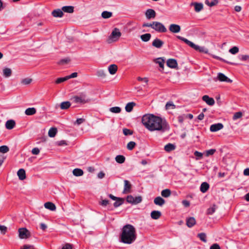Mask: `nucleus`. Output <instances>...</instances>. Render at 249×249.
I'll use <instances>...</instances> for the list:
<instances>
[{
  "instance_id": "f257e3e1",
  "label": "nucleus",
  "mask_w": 249,
  "mask_h": 249,
  "mask_svg": "<svg viewBox=\"0 0 249 249\" xmlns=\"http://www.w3.org/2000/svg\"><path fill=\"white\" fill-rule=\"evenodd\" d=\"M142 124L150 131L164 132L169 129L168 124L165 119L153 114H146L142 119Z\"/></svg>"
},
{
  "instance_id": "f03ea898",
  "label": "nucleus",
  "mask_w": 249,
  "mask_h": 249,
  "mask_svg": "<svg viewBox=\"0 0 249 249\" xmlns=\"http://www.w3.org/2000/svg\"><path fill=\"white\" fill-rule=\"evenodd\" d=\"M137 234L134 227L130 224H126L121 230L120 236V241L124 244H131L136 239Z\"/></svg>"
},
{
  "instance_id": "7ed1b4c3",
  "label": "nucleus",
  "mask_w": 249,
  "mask_h": 249,
  "mask_svg": "<svg viewBox=\"0 0 249 249\" xmlns=\"http://www.w3.org/2000/svg\"><path fill=\"white\" fill-rule=\"evenodd\" d=\"M71 99L75 103L81 104H86L90 101L85 92L79 93L78 95L73 96Z\"/></svg>"
},
{
  "instance_id": "20e7f679",
  "label": "nucleus",
  "mask_w": 249,
  "mask_h": 249,
  "mask_svg": "<svg viewBox=\"0 0 249 249\" xmlns=\"http://www.w3.org/2000/svg\"><path fill=\"white\" fill-rule=\"evenodd\" d=\"M121 35L122 34L119 29L116 28H115L108 37V42L110 43L118 41L121 37Z\"/></svg>"
},
{
  "instance_id": "39448f33",
  "label": "nucleus",
  "mask_w": 249,
  "mask_h": 249,
  "mask_svg": "<svg viewBox=\"0 0 249 249\" xmlns=\"http://www.w3.org/2000/svg\"><path fill=\"white\" fill-rule=\"evenodd\" d=\"M152 29L159 33H165L167 29L161 22L158 21L153 22Z\"/></svg>"
},
{
  "instance_id": "423d86ee",
  "label": "nucleus",
  "mask_w": 249,
  "mask_h": 249,
  "mask_svg": "<svg viewBox=\"0 0 249 249\" xmlns=\"http://www.w3.org/2000/svg\"><path fill=\"white\" fill-rule=\"evenodd\" d=\"M18 235L20 238L25 239L30 237V232L25 228H19L18 229Z\"/></svg>"
},
{
  "instance_id": "0eeeda50",
  "label": "nucleus",
  "mask_w": 249,
  "mask_h": 249,
  "mask_svg": "<svg viewBox=\"0 0 249 249\" xmlns=\"http://www.w3.org/2000/svg\"><path fill=\"white\" fill-rule=\"evenodd\" d=\"M217 79L221 82H226L228 83H231L232 80L226 76L222 73H218L217 77Z\"/></svg>"
},
{
  "instance_id": "6e6552de",
  "label": "nucleus",
  "mask_w": 249,
  "mask_h": 249,
  "mask_svg": "<svg viewBox=\"0 0 249 249\" xmlns=\"http://www.w3.org/2000/svg\"><path fill=\"white\" fill-rule=\"evenodd\" d=\"M170 31L173 33H178L180 31V26L178 24H171L169 27Z\"/></svg>"
},
{
  "instance_id": "1a4fd4ad",
  "label": "nucleus",
  "mask_w": 249,
  "mask_h": 249,
  "mask_svg": "<svg viewBox=\"0 0 249 249\" xmlns=\"http://www.w3.org/2000/svg\"><path fill=\"white\" fill-rule=\"evenodd\" d=\"M223 128V125L221 123L213 124L211 125L210 130L212 132H216Z\"/></svg>"
},
{
  "instance_id": "9d476101",
  "label": "nucleus",
  "mask_w": 249,
  "mask_h": 249,
  "mask_svg": "<svg viewBox=\"0 0 249 249\" xmlns=\"http://www.w3.org/2000/svg\"><path fill=\"white\" fill-rule=\"evenodd\" d=\"M156 13L155 11L152 9H149L145 12V16L148 19L154 18L156 17Z\"/></svg>"
},
{
  "instance_id": "9b49d317",
  "label": "nucleus",
  "mask_w": 249,
  "mask_h": 249,
  "mask_svg": "<svg viewBox=\"0 0 249 249\" xmlns=\"http://www.w3.org/2000/svg\"><path fill=\"white\" fill-rule=\"evenodd\" d=\"M202 100L209 106H213L215 103L214 99L210 97L208 95H204L202 97Z\"/></svg>"
},
{
  "instance_id": "f8f14e48",
  "label": "nucleus",
  "mask_w": 249,
  "mask_h": 249,
  "mask_svg": "<svg viewBox=\"0 0 249 249\" xmlns=\"http://www.w3.org/2000/svg\"><path fill=\"white\" fill-rule=\"evenodd\" d=\"M163 44L164 42L158 38L155 39L152 42V46L157 48H160Z\"/></svg>"
},
{
  "instance_id": "ddd939ff",
  "label": "nucleus",
  "mask_w": 249,
  "mask_h": 249,
  "mask_svg": "<svg viewBox=\"0 0 249 249\" xmlns=\"http://www.w3.org/2000/svg\"><path fill=\"white\" fill-rule=\"evenodd\" d=\"M167 65L171 68H176L178 66V63L176 59H169L167 61Z\"/></svg>"
},
{
  "instance_id": "4468645a",
  "label": "nucleus",
  "mask_w": 249,
  "mask_h": 249,
  "mask_svg": "<svg viewBox=\"0 0 249 249\" xmlns=\"http://www.w3.org/2000/svg\"><path fill=\"white\" fill-rule=\"evenodd\" d=\"M124 189L123 191V193L124 194H126L130 192V189L131 188V185L129 183V182L127 180H124Z\"/></svg>"
},
{
  "instance_id": "2eb2a0df",
  "label": "nucleus",
  "mask_w": 249,
  "mask_h": 249,
  "mask_svg": "<svg viewBox=\"0 0 249 249\" xmlns=\"http://www.w3.org/2000/svg\"><path fill=\"white\" fill-rule=\"evenodd\" d=\"M16 123L13 120H9L5 123V127L9 130L13 129Z\"/></svg>"
},
{
  "instance_id": "dca6fc26",
  "label": "nucleus",
  "mask_w": 249,
  "mask_h": 249,
  "mask_svg": "<svg viewBox=\"0 0 249 249\" xmlns=\"http://www.w3.org/2000/svg\"><path fill=\"white\" fill-rule=\"evenodd\" d=\"M196 223V219L193 217H190L186 219V225L189 228L192 227Z\"/></svg>"
},
{
  "instance_id": "f3484780",
  "label": "nucleus",
  "mask_w": 249,
  "mask_h": 249,
  "mask_svg": "<svg viewBox=\"0 0 249 249\" xmlns=\"http://www.w3.org/2000/svg\"><path fill=\"white\" fill-rule=\"evenodd\" d=\"M154 202L157 205L162 206L165 203V201L160 196H158L154 199Z\"/></svg>"
},
{
  "instance_id": "a211bd4d",
  "label": "nucleus",
  "mask_w": 249,
  "mask_h": 249,
  "mask_svg": "<svg viewBox=\"0 0 249 249\" xmlns=\"http://www.w3.org/2000/svg\"><path fill=\"white\" fill-rule=\"evenodd\" d=\"M17 175L19 179L21 180H23L26 178V173L25 171L23 169H20L17 172Z\"/></svg>"
},
{
  "instance_id": "6ab92c4d",
  "label": "nucleus",
  "mask_w": 249,
  "mask_h": 249,
  "mask_svg": "<svg viewBox=\"0 0 249 249\" xmlns=\"http://www.w3.org/2000/svg\"><path fill=\"white\" fill-rule=\"evenodd\" d=\"M52 14L54 17L61 18L63 16V12L62 10H60V9H57L53 10L52 12Z\"/></svg>"
},
{
  "instance_id": "aec40b11",
  "label": "nucleus",
  "mask_w": 249,
  "mask_h": 249,
  "mask_svg": "<svg viewBox=\"0 0 249 249\" xmlns=\"http://www.w3.org/2000/svg\"><path fill=\"white\" fill-rule=\"evenodd\" d=\"M176 145L174 144L169 143L164 146V150L167 152H171L176 149Z\"/></svg>"
},
{
  "instance_id": "412c9836",
  "label": "nucleus",
  "mask_w": 249,
  "mask_h": 249,
  "mask_svg": "<svg viewBox=\"0 0 249 249\" xmlns=\"http://www.w3.org/2000/svg\"><path fill=\"white\" fill-rule=\"evenodd\" d=\"M44 207L46 209L53 211L55 210V205L52 202H47L44 204Z\"/></svg>"
},
{
  "instance_id": "4be33fe9",
  "label": "nucleus",
  "mask_w": 249,
  "mask_h": 249,
  "mask_svg": "<svg viewBox=\"0 0 249 249\" xmlns=\"http://www.w3.org/2000/svg\"><path fill=\"white\" fill-rule=\"evenodd\" d=\"M117 69V66L115 64L110 65L108 68L109 73L112 75L114 74L116 72Z\"/></svg>"
},
{
  "instance_id": "5701e85b",
  "label": "nucleus",
  "mask_w": 249,
  "mask_h": 249,
  "mask_svg": "<svg viewBox=\"0 0 249 249\" xmlns=\"http://www.w3.org/2000/svg\"><path fill=\"white\" fill-rule=\"evenodd\" d=\"M161 215L160 212L159 211H153L151 213V217L153 219H159Z\"/></svg>"
},
{
  "instance_id": "b1692460",
  "label": "nucleus",
  "mask_w": 249,
  "mask_h": 249,
  "mask_svg": "<svg viewBox=\"0 0 249 249\" xmlns=\"http://www.w3.org/2000/svg\"><path fill=\"white\" fill-rule=\"evenodd\" d=\"M63 12L68 13H72L74 11V7L72 6H65L62 7Z\"/></svg>"
},
{
  "instance_id": "393cba45",
  "label": "nucleus",
  "mask_w": 249,
  "mask_h": 249,
  "mask_svg": "<svg viewBox=\"0 0 249 249\" xmlns=\"http://www.w3.org/2000/svg\"><path fill=\"white\" fill-rule=\"evenodd\" d=\"M136 105V104L134 102H129L126 104L125 107V109L126 112H130L132 109L133 107Z\"/></svg>"
},
{
  "instance_id": "a878e982",
  "label": "nucleus",
  "mask_w": 249,
  "mask_h": 249,
  "mask_svg": "<svg viewBox=\"0 0 249 249\" xmlns=\"http://www.w3.org/2000/svg\"><path fill=\"white\" fill-rule=\"evenodd\" d=\"M192 5H194L195 6V10L196 12H200L201 10H202L203 5L201 3H192Z\"/></svg>"
},
{
  "instance_id": "bb28decb",
  "label": "nucleus",
  "mask_w": 249,
  "mask_h": 249,
  "mask_svg": "<svg viewBox=\"0 0 249 249\" xmlns=\"http://www.w3.org/2000/svg\"><path fill=\"white\" fill-rule=\"evenodd\" d=\"M71 105L69 101H65L62 102L60 105V107L61 109H67Z\"/></svg>"
},
{
  "instance_id": "cd10ccee",
  "label": "nucleus",
  "mask_w": 249,
  "mask_h": 249,
  "mask_svg": "<svg viewBox=\"0 0 249 249\" xmlns=\"http://www.w3.org/2000/svg\"><path fill=\"white\" fill-rule=\"evenodd\" d=\"M36 113V109L34 107H29L25 111V114L27 115H33Z\"/></svg>"
},
{
  "instance_id": "c85d7f7f",
  "label": "nucleus",
  "mask_w": 249,
  "mask_h": 249,
  "mask_svg": "<svg viewBox=\"0 0 249 249\" xmlns=\"http://www.w3.org/2000/svg\"><path fill=\"white\" fill-rule=\"evenodd\" d=\"M72 173L76 177H80L83 175V171L79 168H75L72 171Z\"/></svg>"
},
{
  "instance_id": "c756f323",
  "label": "nucleus",
  "mask_w": 249,
  "mask_h": 249,
  "mask_svg": "<svg viewBox=\"0 0 249 249\" xmlns=\"http://www.w3.org/2000/svg\"><path fill=\"white\" fill-rule=\"evenodd\" d=\"M209 188V185L206 182H203L200 186V191L202 193H205Z\"/></svg>"
},
{
  "instance_id": "7c9ffc66",
  "label": "nucleus",
  "mask_w": 249,
  "mask_h": 249,
  "mask_svg": "<svg viewBox=\"0 0 249 249\" xmlns=\"http://www.w3.org/2000/svg\"><path fill=\"white\" fill-rule=\"evenodd\" d=\"M151 37V35L149 33H146L141 36V39L144 42L148 41L150 39Z\"/></svg>"
},
{
  "instance_id": "2f4dec72",
  "label": "nucleus",
  "mask_w": 249,
  "mask_h": 249,
  "mask_svg": "<svg viewBox=\"0 0 249 249\" xmlns=\"http://www.w3.org/2000/svg\"><path fill=\"white\" fill-rule=\"evenodd\" d=\"M171 194V191L168 189L163 190L161 192V195L164 197H168Z\"/></svg>"
},
{
  "instance_id": "473e14b6",
  "label": "nucleus",
  "mask_w": 249,
  "mask_h": 249,
  "mask_svg": "<svg viewBox=\"0 0 249 249\" xmlns=\"http://www.w3.org/2000/svg\"><path fill=\"white\" fill-rule=\"evenodd\" d=\"M115 200L116 201L114 203L113 206L115 208L120 206L124 202V199L120 197H118V199Z\"/></svg>"
},
{
  "instance_id": "72a5a7b5",
  "label": "nucleus",
  "mask_w": 249,
  "mask_h": 249,
  "mask_svg": "<svg viewBox=\"0 0 249 249\" xmlns=\"http://www.w3.org/2000/svg\"><path fill=\"white\" fill-rule=\"evenodd\" d=\"M3 75L5 77H9L11 75L12 71L10 68H4L3 70Z\"/></svg>"
},
{
  "instance_id": "f704fd0d",
  "label": "nucleus",
  "mask_w": 249,
  "mask_h": 249,
  "mask_svg": "<svg viewBox=\"0 0 249 249\" xmlns=\"http://www.w3.org/2000/svg\"><path fill=\"white\" fill-rule=\"evenodd\" d=\"M101 15L103 18L106 19L111 17L112 16V13L111 12L105 11L102 13Z\"/></svg>"
},
{
  "instance_id": "c9c22d12",
  "label": "nucleus",
  "mask_w": 249,
  "mask_h": 249,
  "mask_svg": "<svg viewBox=\"0 0 249 249\" xmlns=\"http://www.w3.org/2000/svg\"><path fill=\"white\" fill-rule=\"evenodd\" d=\"M57 132V129L56 128L52 127L50 129L48 132V135L50 137H54Z\"/></svg>"
},
{
  "instance_id": "e433bc0d",
  "label": "nucleus",
  "mask_w": 249,
  "mask_h": 249,
  "mask_svg": "<svg viewBox=\"0 0 249 249\" xmlns=\"http://www.w3.org/2000/svg\"><path fill=\"white\" fill-rule=\"evenodd\" d=\"M125 157L123 155H117L115 158V160L119 163H123L125 161Z\"/></svg>"
},
{
  "instance_id": "4c0bfd02",
  "label": "nucleus",
  "mask_w": 249,
  "mask_h": 249,
  "mask_svg": "<svg viewBox=\"0 0 249 249\" xmlns=\"http://www.w3.org/2000/svg\"><path fill=\"white\" fill-rule=\"evenodd\" d=\"M155 62L158 64L159 65V66L162 68L163 69L164 68V60L161 58H158L156 60H155Z\"/></svg>"
},
{
  "instance_id": "58836bf2",
  "label": "nucleus",
  "mask_w": 249,
  "mask_h": 249,
  "mask_svg": "<svg viewBox=\"0 0 249 249\" xmlns=\"http://www.w3.org/2000/svg\"><path fill=\"white\" fill-rule=\"evenodd\" d=\"M188 45L196 50L199 51L200 52L202 51L203 48L202 47H200V46L195 44L193 42L191 41H190Z\"/></svg>"
},
{
  "instance_id": "ea45409f",
  "label": "nucleus",
  "mask_w": 249,
  "mask_h": 249,
  "mask_svg": "<svg viewBox=\"0 0 249 249\" xmlns=\"http://www.w3.org/2000/svg\"><path fill=\"white\" fill-rule=\"evenodd\" d=\"M205 3L208 6L212 7L217 5L218 3V0H213L212 1L210 2L208 0H206Z\"/></svg>"
},
{
  "instance_id": "a19ab883",
  "label": "nucleus",
  "mask_w": 249,
  "mask_h": 249,
  "mask_svg": "<svg viewBox=\"0 0 249 249\" xmlns=\"http://www.w3.org/2000/svg\"><path fill=\"white\" fill-rule=\"evenodd\" d=\"M109 111L114 113H119L121 111V108L119 107H112L109 108Z\"/></svg>"
},
{
  "instance_id": "79ce46f5",
  "label": "nucleus",
  "mask_w": 249,
  "mask_h": 249,
  "mask_svg": "<svg viewBox=\"0 0 249 249\" xmlns=\"http://www.w3.org/2000/svg\"><path fill=\"white\" fill-rule=\"evenodd\" d=\"M197 236L199 238V239L203 242L206 243L207 242L206 240V235L205 233L201 232L198 233Z\"/></svg>"
},
{
  "instance_id": "37998d69",
  "label": "nucleus",
  "mask_w": 249,
  "mask_h": 249,
  "mask_svg": "<svg viewBox=\"0 0 249 249\" xmlns=\"http://www.w3.org/2000/svg\"><path fill=\"white\" fill-rule=\"evenodd\" d=\"M176 107V106L173 104L172 102H167L165 106L166 109H174Z\"/></svg>"
},
{
  "instance_id": "c03bdc74",
  "label": "nucleus",
  "mask_w": 249,
  "mask_h": 249,
  "mask_svg": "<svg viewBox=\"0 0 249 249\" xmlns=\"http://www.w3.org/2000/svg\"><path fill=\"white\" fill-rule=\"evenodd\" d=\"M9 151V147L6 145H2L0 146V152L2 153H6Z\"/></svg>"
},
{
  "instance_id": "a18cd8bd",
  "label": "nucleus",
  "mask_w": 249,
  "mask_h": 249,
  "mask_svg": "<svg viewBox=\"0 0 249 249\" xmlns=\"http://www.w3.org/2000/svg\"><path fill=\"white\" fill-rule=\"evenodd\" d=\"M136 145V143L134 142H130L127 144V148L128 150H132Z\"/></svg>"
},
{
  "instance_id": "49530a36",
  "label": "nucleus",
  "mask_w": 249,
  "mask_h": 249,
  "mask_svg": "<svg viewBox=\"0 0 249 249\" xmlns=\"http://www.w3.org/2000/svg\"><path fill=\"white\" fill-rule=\"evenodd\" d=\"M243 114L241 112H237L234 113V115L233 116L232 119L233 120H236L238 119H239L242 117Z\"/></svg>"
},
{
  "instance_id": "de8ad7c7",
  "label": "nucleus",
  "mask_w": 249,
  "mask_h": 249,
  "mask_svg": "<svg viewBox=\"0 0 249 249\" xmlns=\"http://www.w3.org/2000/svg\"><path fill=\"white\" fill-rule=\"evenodd\" d=\"M239 52V48L236 46H234L229 50V52L232 54H235Z\"/></svg>"
},
{
  "instance_id": "09e8293b",
  "label": "nucleus",
  "mask_w": 249,
  "mask_h": 249,
  "mask_svg": "<svg viewBox=\"0 0 249 249\" xmlns=\"http://www.w3.org/2000/svg\"><path fill=\"white\" fill-rule=\"evenodd\" d=\"M216 207L215 205H213L212 207L209 208L207 210V213L208 214H212L215 211Z\"/></svg>"
},
{
  "instance_id": "8fccbe9b",
  "label": "nucleus",
  "mask_w": 249,
  "mask_h": 249,
  "mask_svg": "<svg viewBox=\"0 0 249 249\" xmlns=\"http://www.w3.org/2000/svg\"><path fill=\"white\" fill-rule=\"evenodd\" d=\"M32 81V79L31 78H24L22 80L21 83L23 85H26L30 84Z\"/></svg>"
},
{
  "instance_id": "3c124183",
  "label": "nucleus",
  "mask_w": 249,
  "mask_h": 249,
  "mask_svg": "<svg viewBox=\"0 0 249 249\" xmlns=\"http://www.w3.org/2000/svg\"><path fill=\"white\" fill-rule=\"evenodd\" d=\"M97 75L98 77L105 78L106 76V72L104 70H99L97 72Z\"/></svg>"
},
{
  "instance_id": "603ef678",
  "label": "nucleus",
  "mask_w": 249,
  "mask_h": 249,
  "mask_svg": "<svg viewBox=\"0 0 249 249\" xmlns=\"http://www.w3.org/2000/svg\"><path fill=\"white\" fill-rule=\"evenodd\" d=\"M123 131L125 136L131 135L133 134V131L127 128H124Z\"/></svg>"
},
{
  "instance_id": "864d4df0",
  "label": "nucleus",
  "mask_w": 249,
  "mask_h": 249,
  "mask_svg": "<svg viewBox=\"0 0 249 249\" xmlns=\"http://www.w3.org/2000/svg\"><path fill=\"white\" fill-rule=\"evenodd\" d=\"M68 80L67 76L57 78L55 81L56 84H60Z\"/></svg>"
},
{
  "instance_id": "5fc2aeb1",
  "label": "nucleus",
  "mask_w": 249,
  "mask_h": 249,
  "mask_svg": "<svg viewBox=\"0 0 249 249\" xmlns=\"http://www.w3.org/2000/svg\"><path fill=\"white\" fill-rule=\"evenodd\" d=\"M126 201L129 203L134 204V197L131 195L128 196L126 197Z\"/></svg>"
},
{
  "instance_id": "6e6d98bb",
  "label": "nucleus",
  "mask_w": 249,
  "mask_h": 249,
  "mask_svg": "<svg viewBox=\"0 0 249 249\" xmlns=\"http://www.w3.org/2000/svg\"><path fill=\"white\" fill-rule=\"evenodd\" d=\"M142 201V197L141 196H138L134 197V204H137L140 203Z\"/></svg>"
},
{
  "instance_id": "4d7b16f0",
  "label": "nucleus",
  "mask_w": 249,
  "mask_h": 249,
  "mask_svg": "<svg viewBox=\"0 0 249 249\" xmlns=\"http://www.w3.org/2000/svg\"><path fill=\"white\" fill-rule=\"evenodd\" d=\"M216 151V150L214 149H211L206 151V156H209L210 155H213Z\"/></svg>"
},
{
  "instance_id": "13d9d810",
  "label": "nucleus",
  "mask_w": 249,
  "mask_h": 249,
  "mask_svg": "<svg viewBox=\"0 0 249 249\" xmlns=\"http://www.w3.org/2000/svg\"><path fill=\"white\" fill-rule=\"evenodd\" d=\"M185 119H186L185 118L184 114L180 115L178 117V121L180 124L183 123L184 120Z\"/></svg>"
},
{
  "instance_id": "bf43d9fd",
  "label": "nucleus",
  "mask_w": 249,
  "mask_h": 249,
  "mask_svg": "<svg viewBox=\"0 0 249 249\" xmlns=\"http://www.w3.org/2000/svg\"><path fill=\"white\" fill-rule=\"evenodd\" d=\"M99 204L103 206H106L109 204V201L107 199H103L99 202Z\"/></svg>"
},
{
  "instance_id": "052dcab7",
  "label": "nucleus",
  "mask_w": 249,
  "mask_h": 249,
  "mask_svg": "<svg viewBox=\"0 0 249 249\" xmlns=\"http://www.w3.org/2000/svg\"><path fill=\"white\" fill-rule=\"evenodd\" d=\"M56 144L59 146H64L67 145V143L66 141L64 140H61L60 141H58L56 142Z\"/></svg>"
},
{
  "instance_id": "680f3d73",
  "label": "nucleus",
  "mask_w": 249,
  "mask_h": 249,
  "mask_svg": "<svg viewBox=\"0 0 249 249\" xmlns=\"http://www.w3.org/2000/svg\"><path fill=\"white\" fill-rule=\"evenodd\" d=\"M62 249H72V245L69 243H67L62 248Z\"/></svg>"
},
{
  "instance_id": "e2e57ef3",
  "label": "nucleus",
  "mask_w": 249,
  "mask_h": 249,
  "mask_svg": "<svg viewBox=\"0 0 249 249\" xmlns=\"http://www.w3.org/2000/svg\"><path fill=\"white\" fill-rule=\"evenodd\" d=\"M39 149L37 147L34 148L32 150V153L34 155H38L39 153Z\"/></svg>"
},
{
  "instance_id": "0e129e2a",
  "label": "nucleus",
  "mask_w": 249,
  "mask_h": 249,
  "mask_svg": "<svg viewBox=\"0 0 249 249\" xmlns=\"http://www.w3.org/2000/svg\"><path fill=\"white\" fill-rule=\"evenodd\" d=\"M178 38L179 39H180L181 40L184 41L185 43H186L187 45H188L189 44V43L190 42V41H189V40H188L187 39L185 38H184L183 37H181V36H178Z\"/></svg>"
},
{
  "instance_id": "69168bd1",
  "label": "nucleus",
  "mask_w": 249,
  "mask_h": 249,
  "mask_svg": "<svg viewBox=\"0 0 249 249\" xmlns=\"http://www.w3.org/2000/svg\"><path fill=\"white\" fill-rule=\"evenodd\" d=\"M210 249H220V247L218 244L215 243L210 247Z\"/></svg>"
},
{
  "instance_id": "338daca9",
  "label": "nucleus",
  "mask_w": 249,
  "mask_h": 249,
  "mask_svg": "<svg viewBox=\"0 0 249 249\" xmlns=\"http://www.w3.org/2000/svg\"><path fill=\"white\" fill-rule=\"evenodd\" d=\"M249 59V55H242L240 56V59L242 61H246Z\"/></svg>"
},
{
  "instance_id": "774afa93",
  "label": "nucleus",
  "mask_w": 249,
  "mask_h": 249,
  "mask_svg": "<svg viewBox=\"0 0 249 249\" xmlns=\"http://www.w3.org/2000/svg\"><path fill=\"white\" fill-rule=\"evenodd\" d=\"M7 228L6 227L0 225V231L1 232L4 234L6 231Z\"/></svg>"
}]
</instances>
